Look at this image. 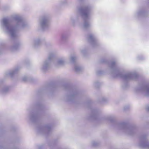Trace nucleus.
Instances as JSON below:
<instances>
[{"mask_svg": "<svg viewBox=\"0 0 149 149\" xmlns=\"http://www.w3.org/2000/svg\"><path fill=\"white\" fill-rule=\"evenodd\" d=\"M12 18L15 22L14 25H12L10 19L7 18L2 19L1 25L4 32L10 35L12 39H14L18 36L17 31L26 27L28 24L19 15H13Z\"/></svg>", "mask_w": 149, "mask_h": 149, "instance_id": "nucleus-1", "label": "nucleus"}, {"mask_svg": "<svg viewBox=\"0 0 149 149\" xmlns=\"http://www.w3.org/2000/svg\"><path fill=\"white\" fill-rule=\"evenodd\" d=\"M101 63H107L109 68V73L114 77L122 78L124 81L123 87L126 88L128 86V81L133 79H136L138 77V74L135 72H128L123 74L124 70L119 67L116 61H109L105 59H102Z\"/></svg>", "mask_w": 149, "mask_h": 149, "instance_id": "nucleus-2", "label": "nucleus"}, {"mask_svg": "<svg viewBox=\"0 0 149 149\" xmlns=\"http://www.w3.org/2000/svg\"><path fill=\"white\" fill-rule=\"evenodd\" d=\"M92 9V6L88 5L81 7L78 9V13L84 20L82 27L84 29H87L91 26L90 19Z\"/></svg>", "mask_w": 149, "mask_h": 149, "instance_id": "nucleus-3", "label": "nucleus"}, {"mask_svg": "<svg viewBox=\"0 0 149 149\" xmlns=\"http://www.w3.org/2000/svg\"><path fill=\"white\" fill-rule=\"evenodd\" d=\"M39 25L42 29L45 30L47 29L50 25V19L47 15L41 16L39 19Z\"/></svg>", "mask_w": 149, "mask_h": 149, "instance_id": "nucleus-4", "label": "nucleus"}, {"mask_svg": "<svg viewBox=\"0 0 149 149\" xmlns=\"http://www.w3.org/2000/svg\"><path fill=\"white\" fill-rule=\"evenodd\" d=\"M54 58V55L52 54H50L47 59L45 60L41 65L40 69L44 72L47 71L50 68L51 63Z\"/></svg>", "mask_w": 149, "mask_h": 149, "instance_id": "nucleus-5", "label": "nucleus"}, {"mask_svg": "<svg viewBox=\"0 0 149 149\" xmlns=\"http://www.w3.org/2000/svg\"><path fill=\"white\" fill-rule=\"evenodd\" d=\"M117 127L120 129L123 130L127 134L132 135L134 132L135 128L134 127H130L125 123H123L117 125Z\"/></svg>", "mask_w": 149, "mask_h": 149, "instance_id": "nucleus-6", "label": "nucleus"}, {"mask_svg": "<svg viewBox=\"0 0 149 149\" xmlns=\"http://www.w3.org/2000/svg\"><path fill=\"white\" fill-rule=\"evenodd\" d=\"M59 89V86L56 85H48L45 86L39 90V93H53L56 92Z\"/></svg>", "mask_w": 149, "mask_h": 149, "instance_id": "nucleus-7", "label": "nucleus"}, {"mask_svg": "<svg viewBox=\"0 0 149 149\" xmlns=\"http://www.w3.org/2000/svg\"><path fill=\"white\" fill-rule=\"evenodd\" d=\"M88 41L92 46L94 47L99 45L100 44L96 37L93 34H90L87 36Z\"/></svg>", "mask_w": 149, "mask_h": 149, "instance_id": "nucleus-8", "label": "nucleus"}, {"mask_svg": "<svg viewBox=\"0 0 149 149\" xmlns=\"http://www.w3.org/2000/svg\"><path fill=\"white\" fill-rule=\"evenodd\" d=\"M62 88L64 90L70 93H80L81 92V90L79 88L75 87H71L67 84L63 86Z\"/></svg>", "mask_w": 149, "mask_h": 149, "instance_id": "nucleus-9", "label": "nucleus"}, {"mask_svg": "<svg viewBox=\"0 0 149 149\" xmlns=\"http://www.w3.org/2000/svg\"><path fill=\"white\" fill-rule=\"evenodd\" d=\"M135 90L137 92L149 93V83L138 86L135 88Z\"/></svg>", "mask_w": 149, "mask_h": 149, "instance_id": "nucleus-10", "label": "nucleus"}, {"mask_svg": "<svg viewBox=\"0 0 149 149\" xmlns=\"http://www.w3.org/2000/svg\"><path fill=\"white\" fill-rule=\"evenodd\" d=\"M77 59V57L75 56H71L70 58V60L72 63L74 65V68L76 72L79 73L81 71L82 68L76 64V62Z\"/></svg>", "mask_w": 149, "mask_h": 149, "instance_id": "nucleus-11", "label": "nucleus"}, {"mask_svg": "<svg viewBox=\"0 0 149 149\" xmlns=\"http://www.w3.org/2000/svg\"><path fill=\"white\" fill-rule=\"evenodd\" d=\"M139 146L141 147L149 148V142H148L144 137L141 138Z\"/></svg>", "mask_w": 149, "mask_h": 149, "instance_id": "nucleus-12", "label": "nucleus"}, {"mask_svg": "<svg viewBox=\"0 0 149 149\" xmlns=\"http://www.w3.org/2000/svg\"><path fill=\"white\" fill-rule=\"evenodd\" d=\"M65 61L66 59L64 57L60 58L57 59L54 64L56 67H58L64 65L65 63Z\"/></svg>", "mask_w": 149, "mask_h": 149, "instance_id": "nucleus-13", "label": "nucleus"}, {"mask_svg": "<svg viewBox=\"0 0 149 149\" xmlns=\"http://www.w3.org/2000/svg\"><path fill=\"white\" fill-rule=\"evenodd\" d=\"M147 13L144 11V9H139L135 14V16L139 18L145 17L147 15Z\"/></svg>", "mask_w": 149, "mask_h": 149, "instance_id": "nucleus-14", "label": "nucleus"}, {"mask_svg": "<svg viewBox=\"0 0 149 149\" xmlns=\"http://www.w3.org/2000/svg\"><path fill=\"white\" fill-rule=\"evenodd\" d=\"M41 44V41L40 39L37 38L34 39L32 43V46L36 48L40 46Z\"/></svg>", "mask_w": 149, "mask_h": 149, "instance_id": "nucleus-15", "label": "nucleus"}, {"mask_svg": "<svg viewBox=\"0 0 149 149\" xmlns=\"http://www.w3.org/2000/svg\"><path fill=\"white\" fill-rule=\"evenodd\" d=\"M70 21L72 25L74 26L76 24L79 23V17L77 16L75 17H71L70 18Z\"/></svg>", "mask_w": 149, "mask_h": 149, "instance_id": "nucleus-16", "label": "nucleus"}, {"mask_svg": "<svg viewBox=\"0 0 149 149\" xmlns=\"http://www.w3.org/2000/svg\"><path fill=\"white\" fill-rule=\"evenodd\" d=\"M20 68V67H17L9 72L8 73V74L10 76L12 77L14 74H15L18 73Z\"/></svg>", "mask_w": 149, "mask_h": 149, "instance_id": "nucleus-17", "label": "nucleus"}, {"mask_svg": "<svg viewBox=\"0 0 149 149\" xmlns=\"http://www.w3.org/2000/svg\"><path fill=\"white\" fill-rule=\"evenodd\" d=\"M68 38L67 36L66 35L63 34L61 35L59 41V43L60 44H62L65 43L67 40Z\"/></svg>", "mask_w": 149, "mask_h": 149, "instance_id": "nucleus-18", "label": "nucleus"}, {"mask_svg": "<svg viewBox=\"0 0 149 149\" xmlns=\"http://www.w3.org/2000/svg\"><path fill=\"white\" fill-rule=\"evenodd\" d=\"M19 43L15 44L12 46L10 48V50L12 52H14L17 50L18 49Z\"/></svg>", "mask_w": 149, "mask_h": 149, "instance_id": "nucleus-19", "label": "nucleus"}, {"mask_svg": "<svg viewBox=\"0 0 149 149\" xmlns=\"http://www.w3.org/2000/svg\"><path fill=\"white\" fill-rule=\"evenodd\" d=\"M101 85V83L98 81H95L93 83V86L96 88H98Z\"/></svg>", "mask_w": 149, "mask_h": 149, "instance_id": "nucleus-20", "label": "nucleus"}, {"mask_svg": "<svg viewBox=\"0 0 149 149\" xmlns=\"http://www.w3.org/2000/svg\"><path fill=\"white\" fill-rule=\"evenodd\" d=\"M37 115L36 114H33L31 115L30 116V119L32 121H34L37 118Z\"/></svg>", "mask_w": 149, "mask_h": 149, "instance_id": "nucleus-21", "label": "nucleus"}, {"mask_svg": "<svg viewBox=\"0 0 149 149\" xmlns=\"http://www.w3.org/2000/svg\"><path fill=\"white\" fill-rule=\"evenodd\" d=\"M9 90V87L8 86H4L3 89L2 91L4 92H7Z\"/></svg>", "mask_w": 149, "mask_h": 149, "instance_id": "nucleus-22", "label": "nucleus"}, {"mask_svg": "<svg viewBox=\"0 0 149 149\" xmlns=\"http://www.w3.org/2000/svg\"><path fill=\"white\" fill-rule=\"evenodd\" d=\"M81 52L82 54L85 56L87 53V51L86 49H84L81 50Z\"/></svg>", "mask_w": 149, "mask_h": 149, "instance_id": "nucleus-23", "label": "nucleus"}, {"mask_svg": "<svg viewBox=\"0 0 149 149\" xmlns=\"http://www.w3.org/2000/svg\"><path fill=\"white\" fill-rule=\"evenodd\" d=\"M103 73V72L101 70H99L97 71L96 72V74L97 75H101Z\"/></svg>", "mask_w": 149, "mask_h": 149, "instance_id": "nucleus-24", "label": "nucleus"}, {"mask_svg": "<svg viewBox=\"0 0 149 149\" xmlns=\"http://www.w3.org/2000/svg\"><path fill=\"white\" fill-rule=\"evenodd\" d=\"M141 96L144 97H149V94H141Z\"/></svg>", "mask_w": 149, "mask_h": 149, "instance_id": "nucleus-25", "label": "nucleus"}, {"mask_svg": "<svg viewBox=\"0 0 149 149\" xmlns=\"http://www.w3.org/2000/svg\"><path fill=\"white\" fill-rule=\"evenodd\" d=\"M28 79V78L26 76H25L24 77L22 78V80L23 81H27Z\"/></svg>", "mask_w": 149, "mask_h": 149, "instance_id": "nucleus-26", "label": "nucleus"}, {"mask_svg": "<svg viewBox=\"0 0 149 149\" xmlns=\"http://www.w3.org/2000/svg\"><path fill=\"white\" fill-rule=\"evenodd\" d=\"M107 119L108 120H110V121H112L113 120V118L112 117L109 116L108 118Z\"/></svg>", "mask_w": 149, "mask_h": 149, "instance_id": "nucleus-27", "label": "nucleus"}, {"mask_svg": "<svg viewBox=\"0 0 149 149\" xmlns=\"http://www.w3.org/2000/svg\"><path fill=\"white\" fill-rule=\"evenodd\" d=\"M45 130L46 131H48L50 130V127H46L45 128Z\"/></svg>", "mask_w": 149, "mask_h": 149, "instance_id": "nucleus-28", "label": "nucleus"}, {"mask_svg": "<svg viewBox=\"0 0 149 149\" xmlns=\"http://www.w3.org/2000/svg\"><path fill=\"white\" fill-rule=\"evenodd\" d=\"M97 145V143L96 142H93L92 143V145L94 146H96Z\"/></svg>", "mask_w": 149, "mask_h": 149, "instance_id": "nucleus-29", "label": "nucleus"}, {"mask_svg": "<svg viewBox=\"0 0 149 149\" xmlns=\"http://www.w3.org/2000/svg\"><path fill=\"white\" fill-rule=\"evenodd\" d=\"M138 58L139 60H142L143 59V57L142 56H138Z\"/></svg>", "mask_w": 149, "mask_h": 149, "instance_id": "nucleus-30", "label": "nucleus"}, {"mask_svg": "<svg viewBox=\"0 0 149 149\" xmlns=\"http://www.w3.org/2000/svg\"><path fill=\"white\" fill-rule=\"evenodd\" d=\"M29 61H28V60L27 61H26L25 62V63L26 65H27V64H29Z\"/></svg>", "mask_w": 149, "mask_h": 149, "instance_id": "nucleus-31", "label": "nucleus"}, {"mask_svg": "<svg viewBox=\"0 0 149 149\" xmlns=\"http://www.w3.org/2000/svg\"><path fill=\"white\" fill-rule=\"evenodd\" d=\"M146 109L148 111H149V105L146 106Z\"/></svg>", "mask_w": 149, "mask_h": 149, "instance_id": "nucleus-32", "label": "nucleus"}, {"mask_svg": "<svg viewBox=\"0 0 149 149\" xmlns=\"http://www.w3.org/2000/svg\"><path fill=\"white\" fill-rule=\"evenodd\" d=\"M4 44H1L0 45V47L3 46Z\"/></svg>", "mask_w": 149, "mask_h": 149, "instance_id": "nucleus-33", "label": "nucleus"}, {"mask_svg": "<svg viewBox=\"0 0 149 149\" xmlns=\"http://www.w3.org/2000/svg\"><path fill=\"white\" fill-rule=\"evenodd\" d=\"M148 4L149 5V0H148Z\"/></svg>", "mask_w": 149, "mask_h": 149, "instance_id": "nucleus-34", "label": "nucleus"}, {"mask_svg": "<svg viewBox=\"0 0 149 149\" xmlns=\"http://www.w3.org/2000/svg\"><path fill=\"white\" fill-rule=\"evenodd\" d=\"M124 109H125V110H126V109L125 108Z\"/></svg>", "mask_w": 149, "mask_h": 149, "instance_id": "nucleus-35", "label": "nucleus"}]
</instances>
